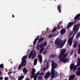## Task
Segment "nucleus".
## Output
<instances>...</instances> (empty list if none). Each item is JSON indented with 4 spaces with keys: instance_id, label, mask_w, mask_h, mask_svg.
Instances as JSON below:
<instances>
[{
    "instance_id": "52",
    "label": "nucleus",
    "mask_w": 80,
    "mask_h": 80,
    "mask_svg": "<svg viewBox=\"0 0 80 80\" xmlns=\"http://www.w3.org/2000/svg\"><path fill=\"white\" fill-rule=\"evenodd\" d=\"M78 54H80V50H78Z\"/></svg>"
},
{
    "instance_id": "16",
    "label": "nucleus",
    "mask_w": 80,
    "mask_h": 80,
    "mask_svg": "<svg viewBox=\"0 0 80 80\" xmlns=\"http://www.w3.org/2000/svg\"><path fill=\"white\" fill-rule=\"evenodd\" d=\"M50 77V74L46 73V74L44 76V78L46 79H47V78H48Z\"/></svg>"
},
{
    "instance_id": "64",
    "label": "nucleus",
    "mask_w": 80,
    "mask_h": 80,
    "mask_svg": "<svg viewBox=\"0 0 80 80\" xmlns=\"http://www.w3.org/2000/svg\"><path fill=\"white\" fill-rule=\"evenodd\" d=\"M34 80H37V78H34Z\"/></svg>"
},
{
    "instance_id": "45",
    "label": "nucleus",
    "mask_w": 80,
    "mask_h": 80,
    "mask_svg": "<svg viewBox=\"0 0 80 80\" xmlns=\"http://www.w3.org/2000/svg\"><path fill=\"white\" fill-rule=\"evenodd\" d=\"M77 66L78 67L80 66V62H78V63L77 64Z\"/></svg>"
},
{
    "instance_id": "5",
    "label": "nucleus",
    "mask_w": 80,
    "mask_h": 80,
    "mask_svg": "<svg viewBox=\"0 0 80 80\" xmlns=\"http://www.w3.org/2000/svg\"><path fill=\"white\" fill-rule=\"evenodd\" d=\"M60 41H61V38H58L56 39V40H55V44L57 45L56 46L57 48H60Z\"/></svg>"
},
{
    "instance_id": "15",
    "label": "nucleus",
    "mask_w": 80,
    "mask_h": 80,
    "mask_svg": "<svg viewBox=\"0 0 80 80\" xmlns=\"http://www.w3.org/2000/svg\"><path fill=\"white\" fill-rule=\"evenodd\" d=\"M68 56V53H66L64 54L61 59L65 58Z\"/></svg>"
},
{
    "instance_id": "48",
    "label": "nucleus",
    "mask_w": 80,
    "mask_h": 80,
    "mask_svg": "<svg viewBox=\"0 0 80 80\" xmlns=\"http://www.w3.org/2000/svg\"><path fill=\"white\" fill-rule=\"evenodd\" d=\"M38 75H39V72H38L36 74V75H37L38 76Z\"/></svg>"
},
{
    "instance_id": "1",
    "label": "nucleus",
    "mask_w": 80,
    "mask_h": 80,
    "mask_svg": "<svg viewBox=\"0 0 80 80\" xmlns=\"http://www.w3.org/2000/svg\"><path fill=\"white\" fill-rule=\"evenodd\" d=\"M52 68L51 69V72H46V73L48 74L49 75H51V78H55L59 75L57 71H56L55 70V68L57 67V64L55 62L54 60H52Z\"/></svg>"
},
{
    "instance_id": "29",
    "label": "nucleus",
    "mask_w": 80,
    "mask_h": 80,
    "mask_svg": "<svg viewBox=\"0 0 80 80\" xmlns=\"http://www.w3.org/2000/svg\"><path fill=\"white\" fill-rule=\"evenodd\" d=\"M57 30V28H54L53 29V30H52V33H54V32L55 31H56V30Z\"/></svg>"
},
{
    "instance_id": "10",
    "label": "nucleus",
    "mask_w": 80,
    "mask_h": 80,
    "mask_svg": "<svg viewBox=\"0 0 80 80\" xmlns=\"http://www.w3.org/2000/svg\"><path fill=\"white\" fill-rule=\"evenodd\" d=\"M79 30V28H75L74 26L73 28V30L74 31V34L75 35H76V34H77V33L78 32V30Z\"/></svg>"
},
{
    "instance_id": "3",
    "label": "nucleus",
    "mask_w": 80,
    "mask_h": 80,
    "mask_svg": "<svg viewBox=\"0 0 80 80\" xmlns=\"http://www.w3.org/2000/svg\"><path fill=\"white\" fill-rule=\"evenodd\" d=\"M74 37H75V34H73L72 37H71L68 39V43L70 47H71L72 45V43H73V41H73V38Z\"/></svg>"
},
{
    "instance_id": "22",
    "label": "nucleus",
    "mask_w": 80,
    "mask_h": 80,
    "mask_svg": "<svg viewBox=\"0 0 80 80\" xmlns=\"http://www.w3.org/2000/svg\"><path fill=\"white\" fill-rule=\"evenodd\" d=\"M24 78V76H21L20 77H19L18 78V80H22Z\"/></svg>"
},
{
    "instance_id": "31",
    "label": "nucleus",
    "mask_w": 80,
    "mask_h": 80,
    "mask_svg": "<svg viewBox=\"0 0 80 80\" xmlns=\"http://www.w3.org/2000/svg\"><path fill=\"white\" fill-rule=\"evenodd\" d=\"M3 64L2 63L0 65V68H3L4 67L3 66Z\"/></svg>"
},
{
    "instance_id": "61",
    "label": "nucleus",
    "mask_w": 80,
    "mask_h": 80,
    "mask_svg": "<svg viewBox=\"0 0 80 80\" xmlns=\"http://www.w3.org/2000/svg\"><path fill=\"white\" fill-rule=\"evenodd\" d=\"M35 58V57H34L33 56H32V59H34V58Z\"/></svg>"
},
{
    "instance_id": "6",
    "label": "nucleus",
    "mask_w": 80,
    "mask_h": 80,
    "mask_svg": "<svg viewBox=\"0 0 80 80\" xmlns=\"http://www.w3.org/2000/svg\"><path fill=\"white\" fill-rule=\"evenodd\" d=\"M66 52V49L65 48L62 49L61 50V53L60 55L58 57L59 59H60L62 57H63V55L65 54V53Z\"/></svg>"
},
{
    "instance_id": "43",
    "label": "nucleus",
    "mask_w": 80,
    "mask_h": 80,
    "mask_svg": "<svg viewBox=\"0 0 80 80\" xmlns=\"http://www.w3.org/2000/svg\"><path fill=\"white\" fill-rule=\"evenodd\" d=\"M39 37H40V36H38L37 37V38H36L35 39H36V40H39Z\"/></svg>"
},
{
    "instance_id": "35",
    "label": "nucleus",
    "mask_w": 80,
    "mask_h": 80,
    "mask_svg": "<svg viewBox=\"0 0 80 80\" xmlns=\"http://www.w3.org/2000/svg\"><path fill=\"white\" fill-rule=\"evenodd\" d=\"M48 38H52V34H50L49 35L48 37Z\"/></svg>"
},
{
    "instance_id": "12",
    "label": "nucleus",
    "mask_w": 80,
    "mask_h": 80,
    "mask_svg": "<svg viewBox=\"0 0 80 80\" xmlns=\"http://www.w3.org/2000/svg\"><path fill=\"white\" fill-rule=\"evenodd\" d=\"M75 75L74 74H73L70 76L69 78V80H73L75 79Z\"/></svg>"
},
{
    "instance_id": "46",
    "label": "nucleus",
    "mask_w": 80,
    "mask_h": 80,
    "mask_svg": "<svg viewBox=\"0 0 80 80\" xmlns=\"http://www.w3.org/2000/svg\"><path fill=\"white\" fill-rule=\"evenodd\" d=\"M42 47H43V45L42 44H41L40 46V48H42Z\"/></svg>"
},
{
    "instance_id": "8",
    "label": "nucleus",
    "mask_w": 80,
    "mask_h": 80,
    "mask_svg": "<svg viewBox=\"0 0 80 80\" xmlns=\"http://www.w3.org/2000/svg\"><path fill=\"white\" fill-rule=\"evenodd\" d=\"M75 22H71L68 23V24L67 26L66 27L67 28V29H68V28H70L71 27H72V25H73Z\"/></svg>"
},
{
    "instance_id": "9",
    "label": "nucleus",
    "mask_w": 80,
    "mask_h": 80,
    "mask_svg": "<svg viewBox=\"0 0 80 80\" xmlns=\"http://www.w3.org/2000/svg\"><path fill=\"white\" fill-rule=\"evenodd\" d=\"M38 60L39 61L40 63H42L43 60V59L42 58V55L38 54Z\"/></svg>"
},
{
    "instance_id": "20",
    "label": "nucleus",
    "mask_w": 80,
    "mask_h": 80,
    "mask_svg": "<svg viewBox=\"0 0 80 80\" xmlns=\"http://www.w3.org/2000/svg\"><path fill=\"white\" fill-rule=\"evenodd\" d=\"M56 57V55L54 54L51 55L50 56V57L51 58H55Z\"/></svg>"
},
{
    "instance_id": "53",
    "label": "nucleus",
    "mask_w": 80,
    "mask_h": 80,
    "mask_svg": "<svg viewBox=\"0 0 80 80\" xmlns=\"http://www.w3.org/2000/svg\"><path fill=\"white\" fill-rule=\"evenodd\" d=\"M78 50H80V44H79V46H78Z\"/></svg>"
},
{
    "instance_id": "56",
    "label": "nucleus",
    "mask_w": 80,
    "mask_h": 80,
    "mask_svg": "<svg viewBox=\"0 0 80 80\" xmlns=\"http://www.w3.org/2000/svg\"><path fill=\"white\" fill-rule=\"evenodd\" d=\"M63 40H61V43H60V44H61V43H63Z\"/></svg>"
},
{
    "instance_id": "7",
    "label": "nucleus",
    "mask_w": 80,
    "mask_h": 80,
    "mask_svg": "<svg viewBox=\"0 0 80 80\" xmlns=\"http://www.w3.org/2000/svg\"><path fill=\"white\" fill-rule=\"evenodd\" d=\"M60 62H63L64 63H68L69 62V59L67 58H63L62 59H60L59 60Z\"/></svg>"
},
{
    "instance_id": "39",
    "label": "nucleus",
    "mask_w": 80,
    "mask_h": 80,
    "mask_svg": "<svg viewBox=\"0 0 80 80\" xmlns=\"http://www.w3.org/2000/svg\"><path fill=\"white\" fill-rule=\"evenodd\" d=\"M52 37H56V34L53 33V34H52Z\"/></svg>"
},
{
    "instance_id": "32",
    "label": "nucleus",
    "mask_w": 80,
    "mask_h": 80,
    "mask_svg": "<svg viewBox=\"0 0 80 80\" xmlns=\"http://www.w3.org/2000/svg\"><path fill=\"white\" fill-rule=\"evenodd\" d=\"M32 75L31 76V78H33V77H35V74H31Z\"/></svg>"
},
{
    "instance_id": "55",
    "label": "nucleus",
    "mask_w": 80,
    "mask_h": 80,
    "mask_svg": "<svg viewBox=\"0 0 80 80\" xmlns=\"http://www.w3.org/2000/svg\"><path fill=\"white\" fill-rule=\"evenodd\" d=\"M42 70H43L44 71H45V70H46V68H45V67H44V68H43Z\"/></svg>"
},
{
    "instance_id": "38",
    "label": "nucleus",
    "mask_w": 80,
    "mask_h": 80,
    "mask_svg": "<svg viewBox=\"0 0 80 80\" xmlns=\"http://www.w3.org/2000/svg\"><path fill=\"white\" fill-rule=\"evenodd\" d=\"M66 42H67V40H66V39H64L63 42V43H62L63 45H65V43H66Z\"/></svg>"
},
{
    "instance_id": "60",
    "label": "nucleus",
    "mask_w": 80,
    "mask_h": 80,
    "mask_svg": "<svg viewBox=\"0 0 80 80\" xmlns=\"http://www.w3.org/2000/svg\"><path fill=\"white\" fill-rule=\"evenodd\" d=\"M73 34V33L72 32H71L70 34H69L71 36Z\"/></svg>"
},
{
    "instance_id": "19",
    "label": "nucleus",
    "mask_w": 80,
    "mask_h": 80,
    "mask_svg": "<svg viewBox=\"0 0 80 80\" xmlns=\"http://www.w3.org/2000/svg\"><path fill=\"white\" fill-rule=\"evenodd\" d=\"M44 40V38H40L39 39L38 43H40L42 42V41H43Z\"/></svg>"
},
{
    "instance_id": "21",
    "label": "nucleus",
    "mask_w": 80,
    "mask_h": 80,
    "mask_svg": "<svg viewBox=\"0 0 80 80\" xmlns=\"http://www.w3.org/2000/svg\"><path fill=\"white\" fill-rule=\"evenodd\" d=\"M44 49H45V48L44 47H43L39 51V52L40 53H42V52H43V50H44Z\"/></svg>"
},
{
    "instance_id": "42",
    "label": "nucleus",
    "mask_w": 80,
    "mask_h": 80,
    "mask_svg": "<svg viewBox=\"0 0 80 80\" xmlns=\"http://www.w3.org/2000/svg\"><path fill=\"white\" fill-rule=\"evenodd\" d=\"M28 57L29 58H32V55H31L30 54H29Z\"/></svg>"
},
{
    "instance_id": "54",
    "label": "nucleus",
    "mask_w": 80,
    "mask_h": 80,
    "mask_svg": "<svg viewBox=\"0 0 80 80\" xmlns=\"http://www.w3.org/2000/svg\"><path fill=\"white\" fill-rule=\"evenodd\" d=\"M37 77H38V76L35 75V76H34V78H37Z\"/></svg>"
},
{
    "instance_id": "41",
    "label": "nucleus",
    "mask_w": 80,
    "mask_h": 80,
    "mask_svg": "<svg viewBox=\"0 0 80 80\" xmlns=\"http://www.w3.org/2000/svg\"><path fill=\"white\" fill-rule=\"evenodd\" d=\"M12 70V69L10 68L9 69H8V71L9 73L11 72Z\"/></svg>"
},
{
    "instance_id": "27",
    "label": "nucleus",
    "mask_w": 80,
    "mask_h": 80,
    "mask_svg": "<svg viewBox=\"0 0 80 80\" xmlns=\"http://www.w3.org/2000/svg\"><path fill=\"white\" fill-rule=\"evenodd\" d=\"M74 49H72L71 51V52L70 53V55H71V56H72L73 54V52H74Z\"/></svg>"
},
{
    "instance_id": "28",
    "label": "nucleus",
    "mask_w": 80,
    "mask_h": 80,
    "mask_svg": "<svg viewBox=\"0 0 80 80\" xmlns=\"http://www.w3.org/2000/svg\"><path fill=\"white\" fill-rule=\"evenodd\" d=\"M76 75H79V76H80V71H77L76 72Z\"/></svg>"
},
{
    "instance_id": "34",
    "label": "nucleus",
    "mask_w": 80,
    "mask_h": 80,
    "mask_svg": "<svg viewBox=\"0 0 80 80\" xmlns=\"http://www.w3.org/2000/svg\"><path fill=\"white\" fill-rule=\"evenodd\" d=\"M47 42H44L43 44V47H45V46H47Z\"/></svg>"
},
{
    "instance_id": "62",
    "label": "nucleus",
    "mask_w": 80,
    "mask_h": 80,
    "mask_svg": "<svg viewBox=\"0 0 80 80\" xmlns=\"http://www.w3.org/2000/svg\"><path fill=\"white\" fill-rule=\"evenodd\" d=\"M60 28H63V25H61V27H60Z\"/></svg>"
},
{
    "instance_id": "59",
    "label": "nucleus",
    "mask_w": 80,
    "mask_h": 80,
    "mask_svg": "<svg viewBox=\"0 0 80 80\" xmlns=\"http://www.w3.org/2000/svg\"><path fill=\"white\" fill-rule=\"evenodd\" d=\"M74 57L75 58H76L77 57V54H75L74 55Z\"/></svg>"
},
{
    "instance_id": "63",
    "label": "nucleus",
    "mask_w": 80,
    "mask_h": 80,
    "mask_svg": "<svg viewBox=\"0 0 80 80\" xmlns=\"http://www.w3.org/2000/svg\"><path fill=\"white\" fill-rule=\"evenodd\" d=\"M32 56H33L35 58V54H34V55H32Z\"/></svg>"
},
{
    "instance_id": "17",
    "label": "nucleus",
    "mask_w": 80,
    "mask_h": 80,
    "mask_svg": "<svg viewBox=\"0 0 80 80\" xmlns=\"http://www.w3.org/2000/svg\"><path fill=\"white\" fill-rule=\"evenodd\" d=\"M77 43L78 42L77 41L75 42L74 43L73 45V47L74 48H75L77 47Z\"/></svg>"
},
{
    "instance_id": "25",
    "label": "nucleus",
    "mask_w": 80,
    "mask_h": 80,
    "mask_svg": "<svg viewBox=\"0 0 80 80\" xmlns=\"http://www.w3.org/2000/svg\"><path fill=\"white\" fill-rule=\"evenodd\" d=\"M43 79V77L42 76H38V80H42Z\"/></svg>"
},
{
    "instance_id": "47",
    "label": "nucleus",
    "mask_w": 80,
    "mask_h": 80,
    "mask_svg": "<svg viewBox=\"0 0 80 80\" xmlns=\"http://www.w3.org/2000/svg\"><path fill=\"white\" fill-rule=\"evenodd\" d=\"M48 68H49V65H48L46 67V68L47 69H48Z\"/></svg>"
},
{
    "instance_id": "4",
    "label": "nucleus",
    "mask_w": 80,
    "mask_h": 80,
    "mask_svg": "<svg viewBox=\"0 0 80 80\" xmlns=\"http://www.w3.org/2000/svg\"><path fill=\"white\" fill-rule=\"evenodd\" d=\"M75 64L72 63L70 65V70H73V72H75L77 69V66L75 65Z\"/></svg>"
},
{
    "instance_id": "30",
    "label": "nucleus",
    "mask_w": 80,
    "mask_h": 80,
    "mask_svg": "<svg viewBox=\"0 0 80 80\" xmlns=\"http://www.w3.org/2000/svg\"><path fill=\"white\" fill-rule=\"evenodd\" d=\"M37 40H38V39H34V42H33L34 45H35V44H36V43L37 42Z\"/></svg>"
},
{
    "instance_id": "49",
    "label": "nucleus",
    "mask_w": 80,
    "mask_h": 80,
    "mask_svg": "<svg viewBox=\"0 0 80 80\" xmlns=\"http://www.w3.org/2000/svg\"><path fill=\"white\" fill-rule=\"evenodd\" d=\"M77 71H78V72L80 71V67H78V70Z\"/></svg>"
},
{
    "instance_id": "26",
    "label": "nucleus",
    "mask_w": 80,
    "mask_h": 80,
    "mask_svg": "<svg viewBox=\"0 0 80 80\" xmlns=\"http://www.w3.org/2000/svg\"><path fill=\"white\" fill-rule=\"evenodd\" d=\"M80 35V32H79L76 35V38H78L79 37V36Z\"/></svg>"
},
{
    "instance_id": "13",
    "label": "nucleus",
    "mask_w": 80,
    "mask_h": 80,
    "mask_svg": "<svg viewBox=\"0 0 80 80\" xmlns=\"http://www.w3.org/2000/svg\"><path fill=\"white\" fill-rule=\"evenodd\" d=\"M57 10L60 13L62 12V8L60 5H58L57 7Z\"/></svg>"
},
{
    "instance_id": "40",
    "label": "nucleus",
    "mask_w": 80,
    "mask_h": 80,
    "mask_svg": "<svg viewBox=\"0 0 80 80\" xmlns=\"http://www.w3.org/2000/svg\"><path fill=\"white\" fill-rule=\"evenodd\" d=\"M5 80H8V77H5L4 78Z\"/></svg>"
},
{
    "instance_id": "36",
    "label": "nucleus",
    "mask_w": 80,
    "mask_h": 80,
    "mask_svg": "<svg viewBox=\"0 0 80 80\" xmlns=\"http://www.w3.org/2000/svg\"><path fill=\"white\" fill-rule=\"evenodd\" d=\"M47 51L44 50L43 52V55H45V54L47 53Z\"/></svg>"
},
{
    "instance_id": "51",
    "label": "nucleus",
    "mask_w": 80,
    "mask_h": 80,
    "mask_svg": "<svg viewBox=\"0 0 80 80\" xmlns=\"http://www.w3.org/2000/svg\"><path fill=\"white\" fill-rule=\"evenodd\" d=\"M45 75L44 72H41V75H42L43 76V75Z\"/></svg>"
},
{
    "instance_id": "14",
    "label": "nucleus",
    "mask_w": 80,
    "mask_h": 80,
    "mask_svg": "<svg viewBox=\"0 0 80 80\" xmlns=\"http://www.w3.org/2000/svg\"><path fill=\"white\" fill-rule=\"evenodd\" d=\"M22 72L23 73H28V71L26 68H23L22 69Z\"/></svg>"
},
{
    "instance_id": "33",
    "label": "nucleus",
    "mask_w": 80,
    "mask_h": 80,
    "mask_svg": "<svg viewBox=\"0 0 80 80\" xmlns=\"http://www.w3.org/2000/svg\"><path fill=\"white\" fill-rule=\"evenodd\" d=\"M39 47H40V44H38V46H37V50L38 51V50H40V48H39Z\"/></svg>"
},
{
    "instance_id": "11",
    "label": "nucleus",
    "mask_w": 80,
    "mask_h": 80,
    "mask_svg": "<svg viewBox=\"0 0 80 80\" xmlns=\"http://www.w3.org/2000/svg\"><path fill=\"white\" fill-rule=\"evenodd\" d=\"M66 32H67V31H66V30H65V28H63L61 29L60 31V33L61 35H63V34H64V33H65Z\"/></svg>"
},
{
    "instance_id": "18",
    "label": "nucleus",
    "mask_w": 80,
    "mask_h": 80,
    "mask_svg": "<svg viewBox=\"0 0 80 80\" xmlns=\"http://www.w3.org/2000/svg\"><path fill=\"white\" fill-rule=\"evenodd\" d=\"M38 61V59L37 58H35V60H34V64L33 65L34 66L36 65H37V61Z\"/></svg>"
},
{
    "instance_id": "50",
    "label": "nucleus",
    "mask_w": 80,
    "mask_h": 80,
    "mask_svg": "<svg viewBox=\"0 0 80 80\" xmlns=\"http://www.w3.org/2000/svg\"><path fill=\"white\" fill-rule=\"evenodd\" d=\"M29 52H30V49H28L27 52H26L27 54Z\"/></svg>"
},
{
    "instance_id": "58",
    "label": "nucleus",
    "mask_w": 80,
    "mask_h": 80,
    "mask_svg": "<svg viewBox=\"0 0 80 80\" xmlns=\"http://www.w3.org/2000/svg\"><path fill=\"white\" fill-rule=\"evenodd\" d=\"M14 72L13 71H11V72H10V73H13Z\"/></svg>"
},
{
    "instance_id": "2",
    "label": "nucleus",
    "mask_w": 80,
    "mask_h": 80,
    "mask_svg": "<svg viewBox=\"0 0 80 80\" xmlns=\"http://www.w3.org/2000/svg\"><path fill=\"white\" fill-rule=\"evenodd\" d=\"M28 57V55H25L22 58L21 63L19 65L17 69L20 70V69L22 68V67H25V66L26 65V64H27L26 59H27Z\"/></svg>"
},
{
    "instance_id": "24",
    "label": "nucleus",
    "mask_w": 80,
    "mask_h": 80,
    "mask_svg": "<svg viewBox=\"0 0 80 80\" xmlns=\"http://www.w3.org/2000/svg\"><path fill=\"white\" fill-rule=\"evenodd\" d=\"M35 68H33V69H32V71L31 72V74L33 75V74H35L34 73L35 72Z\"/></svg>"
},
{
    "instance_id": "57",
    "label": "nucleus",
    "mask_w": 80,
    "mask_h": 80,
    "mask_svg": "<svg viewBox=\"0 0 80 80\" xmlns=\"http://www.w3.org/2000/svg\"><path fill=\"white\" fill-rule=\"evenodd\" d=\"M58 34H59V32H58L56 34V35H57V36L58 35Z\"/></svg>"
},
{
    "instance_id": "44",
    "label": "nucleus",
    "mask_w": 80,
    "mask_h": 80,
    "mask_svg": "<svg viewBox=\"0 0 80 80\" xmlns=\"http://www.w3.org/2000/svg\"><path fill=\"white\" fill-rule=\"evenodd\" d=\"M63 45H64V44H63L62 43V45H61L60 46V48H62V47H63Z\"/></svg>"
},
{
    "instance_id": "37",
    "label": "nucleus",
    "mask_w": 80,
    "mask_h": 80,
    "mask_svg": "<svg viewBox=\"0 0 80 80\" xmlns=\"http://www.w3.org/2000/svg\"><path fill=\"white\" fill-rule=\"evenodd\" d=\"M30 55L33 56V51H32L30 52Z\"/></svg>"
},
{
    "instance_id": "23",
    "label": "nucleus",
    "mask_w": 80,
    "mask_h": 80,
    "mask_svg": "<svg viewBox=\"0 0 80 80\" xmlns=\"http://www.w3.org/2000/svg\"><path fill=\"white\" fill-rule=\"evenodd\" d=\"M74 27H75V28H78H78H79V27H80V23L79 24H78L77 25H74Z\"/></svg>"
}]
</instances>
